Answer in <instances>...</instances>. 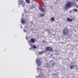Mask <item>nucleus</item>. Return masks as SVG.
<instances>
[{"label":"nucleus","mask_w":78,"mask_h":78,"mask_svg":"<svg viewBox=\"0 0 78 78\" xmlns=\"http://www.w3.org/2000/svg\"><path fill=\"white\" fill-rule=\"evenodd\" d=\"M69 33V30L67 28H65L63 30L62 34L64 36L68 35Z\"/></svg>","instance_id":"f257e3e1"},{"label":"nucleus","mask_w":78,"mask_h":78,"mask_svg":"<svg viewBox=\"0 0 78 78\" xmlns=\"http://www.w3.org/2000/svg\"><path fill=\"white\" fill-rule=\"evenodd\" d=\"M72 2L68 1L65 5V7L67 8H68V9H69L72 6Z\"/></svg>","instance_id":"f03ea898"},{"label":"nucleus","mask_w":78,"mask_h":78,"mask_svg":"<svg viewBox=\"0 0 78 78\" xmlns=\"http://www.w3.org/2000/svg\"><path fill=\"white\" fill-rule=\"evenodd\" d=\"M46 49L48 51H49V52H51L53 51V48L47 47L46 48Z\"/></svg>","instance_id":"7ed1b4c3"},{"label":"nucleus","mask_w":78,"mask_h":78,"mask_svg":"<svg viewBox=\"0 0 78 78\" xmlns=\"http://www.w3.org/2000/svg\"><path fill=\"white\" fill-rule=\"evenodd\" d=\"M39 9H40L41 12H44L45 11V9L42 8V7L40 6L39 7Z\"/></svg>","instance_id":"20e7f679"},{"label":"nucleus","mask_w":78,"mask_h":78,"mask_svg":"<svg viewBox=\"0 0 78 78\" xmlns=\"http://www.w3.org/2000/svg\"><path fill=\"white\" fill-rule=\"evenodd\" d=\"M19 2H20L21 5H22V4L23 3L22 6H24V5H25V2H24L23 0H19Z\"/></svg>","instance_id":"39448f33"},{"label":"nucleus","mask_w":78,"mask_h":78,"mask_svg":"<svg viewBox=\"0 0 78 78\" xmlns=\"http://www.w3.org/2000/svg\"><path fill=\"white\" fill-rule=\"evenodd\" d=\"M67 20L68 22H73V20L70 18H67Z\"/></svg>","instance_id":"423d86ee"},{"label":"nucleus","mask_w":78,"mask_h":78,"mask_svg":"<svg viewBox=\"0 0 78 78\" xmlns=\"http://www.w3.org/2000/svg\"><path fill=\"white\" fill-rule=\"evenodd\" d=\"M39 16L40 17H45V14L44 13H39Z\"/></svg>","instance_id":"0eeeda50"},{"label":"nucleus","mask_w":78,"mask_h":78,"mask_svg":"<svg viewBox=\"0 0 78 78\" xmlns=\"http://www.w3.org/2000/svg\"><path fill=\"white\" fill-rule=\"evenodd\" d=\"M21 22L22 23L24 24V23H26V20H21Z\"/></svg>","instance_id":"6e6552de"},{"label":"nucleus","mask_w":78,"mask_h":78,"mask_svg":"<svg viewBox=\"0 0 78 78\" xmlns=\"http://www.w3.org/2000/svg\"><path fill=\"white\" fill-rule=\"evenodd\" d=\"M30 42H32V43H34L35 42V40H34V38H32L30 40Z\"/></svg>","instance_id":"1a4fd4ad"},{"label":"nucleus","mask_w":78,"mask_h":78,"mask_svg":"<svg viewBox=\"0 0 78 78\" xmlns=\"http://www.w3.org/2000/svg\"><path fill=\"white\" fill-rule=\"evenodd\" d=\"M50 20L51 22H54L55 21V18L52 17L50 19Z\"/></svg>","instance_id":"9d476101"},{"label":"nucleus","mask_w":78,"mask_h":78,"mask_svg":"<svg viewBox=\"0 0 78 78\" xmlns=\"http://www.w3.org/2000/svg\"><path fill=\"white\" fill-rule=\"evenodd\" d=\"M70 68L71 69H74V68H75L74 65H71L70 66Z\"/></svg>","instance_id":"9b49d317"},{"label":"nucleus","mask_w":78,"mask_h":78,"mask_svg":"<svg viewBox=\"0 0 78 78\" xmlns=\"http://www.w3.org/2000/svg\"><path fill=\"white\" fill-rule=\"evenodd\" d=\"M36 62L37 63V64H41V61H37L36 60Z\"/></svg>","instance_id":"f8f14e48"},{"label":"nucleus","mask_w":78,"mask_h":78,"mask_svg":"<svg viewBox=\"0 0 78 78\" xmlns=\"http://www.w3.org/2000/svg\"><path fill=\"white\" fill-rule=\"evenodd\" d=\"M45 51H42L40 52V53L41 55H42V54H44V53H45Z\"/></svg>","instance_id":"ddd939ff"},{"label":"nucleus","mask_w":78,"mask_h":78,"mask_svg":"<svg viewBox=\"0 0 78 78\" xmlns=\"http://www.w3.org/2000/svg\"><path fill=\"white\" fill-rule=\"evenodd\" d=\"M25 1L27 3H30V0H25Z\"/></svg>","instance_id":"4468645a"},{"label":"nucleus","mask_w":78,"mask_h":78,"mask_svg":"<svg viewBox=\"0 0 78 78\" xmlns=\"http://www.w3.org/2000/svg\"><path fill=\"white\" fill-rule=\"evenodd\" d=\"M73 11H75V12H78V10L76 9H74L73 10Z\"/></svg>","instance_id":"2eb2a0df"},{"label":"nucleus","mask_w":78,"mask_h":78,"mask_svg":"<svg viewBox=\"0 0 78 78\" xmlns=\"http://www.w3.org/2000/svg\"><path fill=\"white\" fill-rule=\"evenodd\" d=\"M33 48H34L36 49L37 48V47H36V46L35 45H34V46H33Z\"/></svg>","instance_id":"dca6fc26"},{"label":"nucleus","mask_w":78,"mask_h":78,"mask_svg":"<svg viewBox=\"0 0 78 78\" xmlns=\"http://www.w3.org/2000/svg\"><path fill=\"white\" fill-rule=\"evenodd\" d=\"M55 66V63L53 62V63L52 64V66L53 67V66Z\"/></svg>","instance_id":"f3484780"},{"label":"nucleus","mask_w":78,"mask_h":78,"mask_svg":"<svg viewBox=\"0 0 78 78\" xmlns=\"http://www.w3.org/2000/svg\"><path fill=\"white\" fill-rule=\"evenodd\" d=\"M34 45H33V44H30V46H31V47H33Z\"/></svg>","instance_id":"a211bd4d"},{"label":"nucleus","mask_w":78,"mask_h":78,"mask_svg":"<svg viewBox=\"0 0 78 78\" xmlns=\"http://www.w3.org/2000/svg\"><path fill=\"white\" fill-rule=\"evenodd\" d=\"M24 32H26V30H24Z\"/></svg>","instance_id":"6ab92c4d"},{"label":"nucleus","mask_w":78,"mask_h":78,"mask_svg":"<svg viewBox=\"0 0 78 78\" xmlns=\"http://www.w3.org/2000/svg\"><path fill=\"white\" fill-rule=\"evenodd\" d=\"M43 42H44V43L45 42V41H43Z\"/></svg>","instance_id":"aec40b11"},{"label":"nucleus","mask_w":78,"mask_h":78,"mask_svg":"<svg viewBox=\"0 0 78 78\" xmlns=\"http://www.w3.org/2000/svg\"><path fill=\"white\" fill-rule=\"evenodd\" d=\"M44 1H46L47 0H43Z\"/></svg>","instance_id":"412c9836"},{"label":"nucleus","mask_w":78,"mask_h":78,"mask_svg":"<svg viewBox=\"0 0 78 78\" xmlns=\"http://www.w3.org/2000/svg\"><path fill=\"white\" fill-rule=\"evenodd\" d=\"M75 66H76H76H76V65H75Z\"/></svg>","instance_id":"4be33fe9"},{"label":"nucleus","mask_w":78,"mask_h":78,"mask_svg":"<svg viewBox=\"0 0 78 78\" xmlns=\"http://www.w3.org/2000/svg\"><path fill=\"white\" fill-rule=\"evenodd\" d=\"M77 1H78V0H76Z\"/></svg>","instance_id":"5701e85b"}]
</instances>
